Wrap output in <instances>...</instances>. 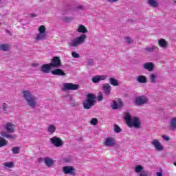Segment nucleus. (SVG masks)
<instances>
[{"instance_id": "obj_46", "label": "nucleus", "mask_w": 176, "mask_h": 176, "mask_svg": "<svg viewBox=\"0 0 176 176\" xmlns=\"http://www.w3.org/2000/svg\"><path fill=\"white\" fill-rule=\"evenodd\" d=\"M38 15L36 14H30V17H36Z\"/></svg>"}, {"instance_id": "obj_23", "label": "nucleus", "mask_w": 176, "mask_h": 176, "mask_svg": "<svg viewBox=\"0 0 176 176\" xmlns=\"http://www.w3.org/2000/svg\"><path fill=\"white\" fill-rule=\"evenodd\" d=\"M146 4L151 8H159V1H157V0H147Z\"/></svg>"}, {"instance_id": "obj_5", "label": "nucleus", "mask_w": 176, "mask_h": 176, "mask_svg": "<svg viewBox=\"0 0 176 176\" xmlns=\"http://www.w3.org/2000/svg\"><path fill=\"white\" fill-rule=\"evenodd\" d=\"M38 33L34 37L36 41L38 42L41 41H45L47 35L46 34V27L45 25H41L38 29Z\"/></svg>"}, {"instance_id": "obj_1", "label": "nucleus", "mask_w": 176, "mask_h": 176, "mask_svg": "<svg viewBox=\"0 0 176 176\" xmlns=\"http://www.w3.org/2000/svg\"><path fill=\"white\" fill-rule=\"evenodd\" d=\"M78 32H80L81 34L80 36L76 37L69 43V46L71 47H78V46H80V45H83L85 42H86V39H87V36H86V33H87V28H85L83 25H79L77 28Z\"/></svg>"}, {"instance_id": "obj_36", "label": "nucleus", "mask_w": 176, "mask_h": 176, "mask_svg": "<svg viewBox=\"0 0 176 176\" xmlns=\"http://www.w3.org/2000/svg\"><path fill=\"white\" fill-rule=\"evenodd\" d=\"M12 151L14 155H17V153H20V147H13Z\"/></svg>"}, {"instance_id": "obj_44", "label": "nucleus", "mask_w": 176, "mask_h": 176, "mask_svg": "<svg viewBox=\"0 0 176 176\" xmlns=\"http://www.w3.org/2000/svg\"><path fill=\"white\" fill-rule=\"evenodd\" d=\"M119 0H107V2L109 3H115V2H118Z\"/></svg>"}, {"instance_id": "obj_40", "label": "nucleus", "mask_w": 176, "mask_h": 176, "mask_svg": "<svg viewBox=\"0 0 176 176\" xmlns=\"http://www.w3.org/2000/svg\"><path fill=\"white\" fill-rule=\"evenodd\" d=\"M72 57H74V58H79V57H80L79 54L76 53V52H72Z\"/></svg>"}, {"instance_id": "obj_22", "label": "nucleus", "mask_w": 176, "mask_h": 176, "mask_svg": "<svg viewBox=\"0 0 176 176\" xmlns=\"http://www.w3.org/2000/svg\"><path fill=\"white\" fill-rule=\"evenodd\" d=\"M168 129L171 131H174L176 129V117L170 119V124L168 126Z\"/></svg>"}, {"instance_id": "obj_29", "label": "nucleus", "mask_w": 176, "mask_h": 176, "mask_svg": "<svg viewBox=\"0 0 176 176\" xmlns=\"http://www.w3.org/2000/svg\"><path fill=\"white\" fill-rule=\"evenodd\" d=\"M157 78V76L155 74H151L149 76V80L150 82L152 83L153 85H155L156 83V79Z\"/></svg>"}, {"instance_id": "obj_13", "label": "nucleus", "mask_w": 176, "mask_h": 176, "mask_svg": "<svg viewBox=\"0 0 176 176\" xmlns=\"http://www.w3.org/2000/svg\"><path fill=\"white\" fill-rule=\"evenodd\" d=\"M63 171L64 174H69L70 175H75L76 174V170L71 166H64Z\"/></svg>"}, {"instance_id": "obj_24", "label": "nucleus", "mask_w": 176, "mask_h": 176, "mask_svg": "<svg viewBox=\"0 0 176 176\" xmlns=\"http://www.w3.org/2000/svg\"><path fill=\"white\" fill-rule=\"evenodd\" d=\"M56 130H57V127H56V125H54L53 124H48V126L47 128V131L51 135L54 134V133H56Z\"/></svg>"}, {"instance_id": "obj_33", "label": "nucleus", "mask_w": 176, "mask_h": 176, "mask_svg": "<svg viewBox=\"0 0 176 176\" xmlns=\"http://www.w3.org/2000/svg\"><path fill=\"white\" fill-rule=\"evenodd\" d=\"M110 85L111 86H119V82L118 80L115 79L114 78H111L109 81Z\"/></svg>"}, {"instance_id": "obj_15", "label": "nucleus", "mask_w": 176, "mask_h": 176, "mask_svg": "<svg viewBox=\"0 0 176 176\" xmlns=\"http://www.w3.org/2000/svg\"><path fill=\"white\" fill-rule=\"evenodd\" d=\"M135 80L137 83H141L142 85H145L146 83H148V78H146V76L144 75L136 76Z\"/></svg>"}, {"instance_id": "obj_27", "label": "nucleus", "mask_w": 176, "mask_h": 176, "mask_svg": "<svg viewBox=\"0 0 176 176\" xmlns=\"http://www.w3.org/2000/svg\"><path fill=\"white\" fill-rule=\"evenodd\" d=\"M9 144V141L3 137L0 136V148H3V146H6Z\"/></svg>"}, {"instance_id": "obj_6", "label": "nucleus", "mask_w": 176, "mask_h": 176, "mask_svg": "<svg viewBox=\"0 0 176 176\" xmlns=\"http://www.w3.org/2000/svg\"><path fill=\"white\" fill-rule=\"evenodd\" d=\"M135 173L138 174V176H151V173L144 170V166L138 165L134 168Z\"/></svg>"}, {"instance_id": "obj_30", "label": "nucleus", "mask_w": 176, "mask_h": 176, "mask_svg": "<svg viewBox=\"0 0 176 176\" xmlns=\"http://www.w3.org/2000/svg\"><path fill=\"white\" fill-rule=\"evenodd\" d=\"M1 135L2 137H3L4 138H10L11 140H14V138H16V137H14V135H13L12 134H8L3 131H2L1 133Z\"/></svg>"}, {"instance_id": "obj_3", "label": "nucleus", "mask_w": 176, "mask_h": 176, "mask_svg": "<svg viewBox=\"0 0 176 176\" xmlns=\"http://www.w3.org/2000/svg\"><path fill=\"white\" fill-rule=\"evenodd\" d=\"M124 120L126 122V124L129 127H135V129H140L141 123L140 122V118L138 117L131 118L130 113H125Z\"/></svg>"}, {"instance_id": "obj_25", "label": "nucleus", "mask_w": 176, "mask_h": 176, "mask_svg": "<svg viewBox=\"0 0 176 176\" xmlns=\"http://www.w3.org/2000/svg\"><path fill=\"white\" fill-rule=\"evenodd\" d=\"M168 44V43H167V41L164 38H160L158 40V45L160 47H162V49H166Z\"/></svg>"}, {"instance_id": "obj_34", "label": "nucleus", "mask_w": 176, "mask_h": 176, "mask_svg": "<svg viewBox=\"0 0 176 176\" xmlns=\"http://www.w3.org/2000/svg\"><path fill=\"white\" fill-rule=\"evenodd\" d=\"M125 41L127 45H133V43H134V41L131 39V37H129V36L125 37Z\"/></svg>"}, {"instance_id": "obj_4", "label": "nucleus", "mask_w": 176, "mask_h": 176, "mask_svg": "<svg viewBox=\"0 0 176 176\" xmlns=\"http://www.w3.org/2000/svg\"><path fill=\"white\" fill-rule=\"evenodd\" d=\"M96 95L88 94L87 99L82 102L84 109H91L92 107L96 105Z\"/></svg>"}, {"instance_id": "obj_9", "label": "nucleus", "mask_w": 176, "mask_h": 176, "mask_svg": "<svg viewBox=\"0 0 176 176\" xmlns=\"http://www.w3.org/2000/svg\"><path fill=\"white\" fill-rule=\"evenodd\" d=\"M103 145L109 148H113L116 145V140L113 137H108L104 140Z\"/></svg>"}, {"instance_id": "obj_21", "label": "nucleus", "mask_w": 176, "mask_h": 176, "mask_svg": "<svg viewBox=\"0 0 176 176\" xmlns=\"http://www.w3.org/2000/svg\"><path fill=\"white\" fill-rule=\"evenodd\" d=\"M52 66L50 64H45L41 66V71L43 72V74H49L50 72V69H52Z\"/></svg>"}, {"instance_id": "obj_14", "label": "nucleus", "mask_w": 176, "mask_h": 176, "mask_svg": "<svg viewBox=\"0 0 176 176\" xmlns=\"http://www.w3.org/2000/svg\"><path fill=\"white\" fill-rule=\"evenodd\" d=\"M4 129L8 131V133H14V131H16V125H14V124L8 122L4 125Z\"/></svg>"}, {"instance_id": "obj_50", "label": "nucleus", "mask_w": 176, "mask_h": 176, "mask_svg": "<svg viewBox=\"0 0 176 176\" xmlns=\"http://www.w3.org/2000/svg\"><path fill=\"white\" fill-rule=\"evenodd\" d=\"M173 2L176 5V0H173Z\"/></svg>"}, {"instance_id": "obj_32", "label": "nucleus", "mask_w": 176, "mask_h": 176, "mask_svg": "<svg viewBox=\"0 0 176 176\" xmlns=\"http://www.w3.org/2000/svg\"><path fill=\"white\" fill-rule=\"evenodd\" d=\"M1 108L3 109V111L4 112V113H9V105H8V104L6 103H3Z\"/></svg>"}, {"instance_id": "obj_17", "label": "nucleus", "mask_w": 176, "mask_h": 176, "mask_svg": "<svg viewBox=\"0 0 176 176\" xmlns=\"http://www.w3.org/2000/svg\"><path fill=\"white\" fill-rule=\"evenodd\" d=\"M105 79H107V76L97 75L92 78L91 82L93 83H100V82H101V80H105Z\"/></svg>"}, {"instance_id": "obj_45", "label": "nucleus", "mask_w": 176, "mask_h": 176, "mask_svg": "<svg viewBox=\"0 0 176 176\" xmlns=\"http://www.w3.org/2000/svg\"><path fill=\"white\" fill-rule=\"evenodd\" d=\"M38 163H42V162H45V158L40 157L38 159Z\"/></svg>"}, {"instance_id": "obj_38", "label": "nucleus", "mask_w": 176, "mask_h": 176, "mask_svg": "<svg viewBox=\"0 0 176 176\" xmlns=\"http://www.w3.org/2000/svg\"><path fill=\"white\" fill-rule=\"evenodd\" d=\"M3 166H5V167H8V168H12L14 166V164L13 162H5Z\"/></svg>"}, {"instance_id": "obj_8", "label": "nucleus", "mask_w": 176, "mask_h": 176, "mask_svg": "<svg viewBox=\"0 0 176 176\" xmlns=\"http://www.w3.org/2000/svg\"><path fill=\"white\" fill-rule=\"evenodd\" d=\"M151 144L155 148V151H158V152H162L164 151V146H163V144H162L159 140L153 139L151 141Z\"/></svg>"}, {"instance_id": "obj_39", "label": "nucleus", "mask_w": 176, "mask_h": 176, "mask_svg": "<svg viewBox=\"0 0 176 176\" xmlns=\"http://www.w3.org/2000/svg\"><path fill=\"white\" fill-rule=\"evenodd\" d=\"M90 123L93 124V126H96V124L98 123V120H97V118H92Z\"/></svg>"}, {"instance_id": "obj_12", "label": "nucleus", "mask_w": 176, "mask_h": 176, "mask_svg": "<svg viewBox=\"0 0 176 176\" xmlns=\"http://www.w3.org/2000/svg\"><path fill=\"white\" fill-rule=\"evenodd\" d=\"M50 65L52 68H58V67H61V60L59 57L55 56L52 59Z\"/></svg>"}, {"instance_id": "obj_47", "label": "nucleus", "mask_w": 176, "mask_h": 176, "mask_svg": "<svg viewBox=\"0 0 176 176\" xmlns=\"http://www.w3.org/2000/svg\"><path fill=\"white\" fill-rule=\"evenodd\" d=\"M38 65H39V64H38V63H32V66L34 67L35 68H36V67H38Z\"/></svg>"}, {"instance_id": "obj_18", "label": "nucleus", "mask_w": 176, "mask_h": 176, "mask_svg": "<svg viewBox=\"0 0 176 176\" xmlns=\"http://www.w3.org/2000/svg\"><path fill=\"white\" fill-rule=\"evenodd\" d=\"M143 68L148 71V72H152L155 69V65L151 62H147L143 65Z\"/></svg>"}, {"instance_id": "obj_49", "label": "nucleus", "mask_w": 176, "mask_h": 176, "mask_svg": "<svg viewBox=\"0 0 176 176\" xmlns=\"http://www.w3.org/2000/svg\"><path fill=\"white\" fill-rule=\"evenodd\" d=\"M74 101V98L72 96L69 97V102H72Z\"/></svg>"}, {"instance_id": "obj_41", "label": "nucleus", "mask_w": 176, "mask_h": 176, "mask_svg": "<svg viewBox=\"0 0 176 176\" xmlns=\"http://www.w3.org/2000/svg\"><path fill=\"white\" fill-rule=\"evenodd\" d=\"M162 138H163V140H164L165 141H170V138L166 135H162Z\"/></svg>"}, {"instance_id": "obj_7", "label": "nucleus", "mask_w": 176, "mask_h": 176, "mask_svg": "<svg viewBox=\"0 0 176 176\" xmlns=\"http://www.w3.org/2000/svg\"><path fill=\"white\" fill-rule=\"evenodd\" d=\"M50 142L53 146H56V148H60V146L64 145V142H63V140L57 136L52 137L50 139Z\"/></svg>"}, {"instance_id": "obj_42", "label": "nucleus", "mask_w": 176, "mask_h": 176, "mask_svg": "<svg viewBox=\"0 0 176 176\" xmlns=\"http://www.w3.org/2000/svg\"><path fill=\"white\" fill-rule=\"evenodd\" d=\"M103 98H103L102 94H100L98 95V101H102Z\"/></svg>"}, {"instance_id": "obj_2", "label": "nucleus", "mask_w": 176, "mask_h": 176, "mask_svg": "<svg viewBox=\"0 0 176 176\" xmlns=\"http://www.w3.org/2000/svg\"><path fill=\"white\" fill-rule=\"evenodd\" d=\"M22 97L26 103L27 107L30 109H35L38 106V98L32 94L30 90H23L22 91Z\"/></svg>"}, {"instance_id": "obj_43", "label": "nucleus", "mask_w": 176, "mask_h": 176, "mask_svg": "<svg viewBox=\"0 0 176 176\" xmlns=\"http://www.w3.org/2000/svg\"><path fill=\"white\" fill-rule=\"evenodd\" d=\"M72 107H76L78 105V103H76V102H75V100H73V102H70Z\"/></svg>"}, {"instance_id": "obj_19", "label": "nucleus", "mask_w": 176, "mask_h": 176, "mask_svg": "<svg viewBox=\"0 0 176 176\" xmlns=\"http://www.w3.org/2000/svg\"><path fill=\"white\" fill-rule=\"evenodd\" d=\"M123 107V102L120 100V99L118 100V102L113 100V104H111V108L113 109H120Z\"/></svg>"}, {"instance_id": "obj_28", "label": "nucleus", "mask_w": 176, "mask_h": 176, "mask_svg": "<svg viewBox=\"0 0 176 176\" xmlns=\"http://www.w3.org/2000/svg\"><path fill=\"white\" fill-rule=\"evenodd\" d=\"M155 50H156V45H152L151 47L144 48L145 53H153Z\"/></svg>"}, {"instance_id": "obj_10", "label": "nucleus", "mask_w": 176, "mask_h": 176, "mask_svg": "<svg viewBox=\"0 0 176 176\" xmlns=\"http://www.w3.org/2000/svg\"><path fill=\"white\" fill-rule=\"evenodd\" d=\"M79 85L74 83H64L62 90L66 91L67 90H78Z\"/></svg>"}, {"instance_id": "obj_26", "label": "nucleus", "mask_w": 176, "mask_h": 176, "mask_svg": "<svg viewBox=\"0 0 176 176\" xmlns=\"http://www.w3.org/2000/svg\"><path fill=\"white\" fill-rule=\"evenodd\" d=\"M52 75H58L59 76H65V73L61 69H56L52 71Z\"/></svg>"}, {"instance_id": "obj_48", "label": "nucleus", "mask_w": 176, "mask_h": 176, "mask_svg": "<svg viewBox=\"0 0 176 176\" xmlns=\"http://www.w3.org/2000/svg\"><path fill=\"white\" fill-rule=\"evenodd\" d=\"M163 173H162V172H157V176H162Z\"/></svg>"}, {"instance_id": "obj_20", "label": "nucleus", "mask_w": 176, "mask_h": 176, "mask_svg": "<svg viewBox=\"0 0 176 176\" xmlns=\"http://www.w3.org/2000/svg\"><path fill=\"white\" fill-rule=\"evenodd\" d=\"M102 90L106 96H109L111 94V90H112V87L109 84L102 85Z\"/></svg>"}, {"instance_id": "obj_16", "label": "nucleus", "mask_w": 176, "mask_h": 176, "mask_svg": "<svg viewBox=\"0 0 176 176\" xmlns=\"http://www.w3.org/2000/svg\"><path fill=\"white\" fill-rule=\"evenodd\" d=\"M44 163L45 164V166H47V167H53L54 163H56V162L54 161V160H53V158H50L49 157H45L44 158Z\"/></svg>"}, {"instance_id": "obj_37", "label": "nucleus", "mask_w": 176, "mask_h": 176, "mask_svg": "<svg viewBox=\"0 0 176 176\" xmlns=\"http://www.w3.org/2000/svg\"><path fill=\"white\" fill-rule=\"evenodd\" d=\"M87 65L89 67H93V65H94V60L93 59H88L87 60Z\"/></svg>"}, {"instance_id": "obj_11", "label": "nucleus", "mask_w": 176, "mask_h": 176, "mask_svg": "<svg viewBox=\"0 0 176 176\" xmlns=\"http://www.w3.org/2000/svg\"><path fill=\"white\" fill-rule=\"evenodd\" d=\"M148 101H149V99L148 98V97L145 96H141L136 98L135 104L138 106L145 105V104H148Z\"/></svg>"}, {"instance_id": "obj_35", "label": "nucleus", "mask_w": 176, "mask_h": 176, "mask_svg": "<svg viewBox=\"0 0 176 176\" xmlns=\"http://www.w3.org/2000/svg\"><path fill=\"white\" fill-rule=\"evenodd\" d=\"M114 131L117 134H119L122 131V129H120V126H118V124H114Z\"/></svg>"}, {"instance_id": "obj_31", "label": "nucleus", "mask_w": 176, "mask_h": 176, "mask_svg": "<svg viewBox=\"0 0 176 176\" xmlns=\"http://www.w3.org/2000/svg\"><path fill=\"white\" fill-rule=\"evenodd\" d=\"M10 47L9 45L8 44H1L0 45V51H3V52H8V50H9Z\"/></svg>"}]
</instances>
